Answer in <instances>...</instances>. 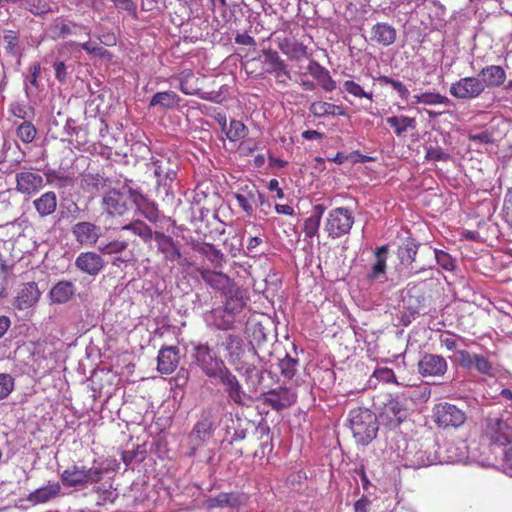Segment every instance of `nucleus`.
Instances as JSON below:
<instances>
[{"instance_id":"09e8293b","label":"nucleus","mask_w":512,"mask_h":512,"mask_svg":"<svg viewBox=\"0 0 512 512\" xmlns=\"http://www.w3.org/2000/svg\"><path fill=\"white\" fill-rule=\"evenodd\" d=\"M378 80L381 84L391 85L392 88L398 93L401 99L406 101L409 99L410 92L401 81L395 80L385 75L380 76Z\"/></svg>"},{"instance_id":"de8ad7c7","label":"nucleus","mask_w":512,"mask_h":512,"mask_svg":"<svg viewBox=\"0 0 512 512\" xmlns=\"http://www.w3.org/2000/svg\"><path fill=\"white\" fill-rule=\"evenodd\" d=\"M434 257L437 264L446 271H454L456 260L444 250L434 249Z\"/></svg>"},{"instance_id":"0eeeda50","label":"nucleus","mask_w":512,"mask_h":512,"mask_svg":"<svg viewBox=\"0 0 512 512\" xmlns=\"http://www.w3.org/2000/svg\"><path fill=\"white\" fill-rule=\"evenodd\" d=\"M484 436L490 445L507 446L512 444V416H488L485 420Z\"/></svg>"},{"instance_id":"9d476101","label":"nucleus","mask_w":512,"mask_h":512,"mask_svg":"<svg viewBox=\"0 0 512 512\" xmlns=\"http://www.w3.org/2000/svg\"><path fill=\"white\" fill-rule=\"evenodd\" d=\"M227 351L228 361L235 369L244 374L252 373L256 368L253 364L246 363L242 360L245 353L243 339L234 334H228L222 343Z\"/></svg>"},{"instance_id":"ddd939ff","label":"nucleus","mask_w":512,"mask_h":512,"mask_svg":"<svg viewBox=\"0 0 512 512\" xmlns=\"http://www.w3.org/2000/svg\"><path fill=\"white\" fill-rule=\"evenodd\" d=\"M47 35L53 39H64L71 35H78L79 32H84L86 36H90V29L82 24H78L60 16L55 18L46 28Z\"/></svg>"},{"instance_id":"423d86ee","label":"nucleus","mask_w":512,"mask_h":512,"mask_svg":"<svg viewBox=\"0 0 512 512\" xmlns=\"http://www.w3.org/2000/svg\"><path fill=\"white\" fill-rule=\"evenodd\" d=\"M132 193L133 189L130 187L111 188L104 191L101 200L103 211L111 217L125 215L130 209Z\"/></svg>"},{"instance_id":"72a5a7b5","label":"nucleus","mask_w":512,"mask_h":512,"mask_svg":"<svg viewBox=\"0 0 512 512\" xmlns=\"http://www.w3.org/2000/svg\"><path fill=\"white\" fill-rule=\"evenodd\" d=\"M76 287L71 281H59L50 290L49 295L53 303H67L75 294Z\"/></svg>"},{"instance_id":"c03bdc74","label":"nucleus","mask_w":512,"mask_h":512,"mask_svg":"<svg viewBox=\"0 0 512 512\" xmlns=\"http://www.w3.org/2000/svg\"><path fill=\"white\" fill-rule=\"evenodd\" d=\"M19 5L34 15L46 14L51 10L44 0H20Z\"/></svg>"},{"instance_id":"a19ab883","label":"nucleus","mask_w":512,"mask_h":512,"mask_svg":"<svg viewBox=\"0 0 512 512\" xmlns=\"http://www.w3.org/2000/svg\"><path fill=\"white\" fill-rule=\"evenodd\" d=\"M386 121L394 129L397 136H402L409 129L414 130L417 125L415 118L404 115L388 117Z\"/></svg>"},{"instance_id":"603ef678","label":"nucleus","mask_w":512,"mask_h":512,"mask_svg":"<svg viewBox=\"0 0 512 512\" xmlns=\"http://www.w3.org/2000/svg\"><path fill=\"white\" fill-rule=\"evenodd\" d=\"M128 247V242L124 240H113L107 244L98 247L99 251L105 255L120 254Z\"/></svg>"},{"instance_id":"39448f33","label":"nucleus","mask_w":512,"mask_h":512,"mask_svg":"<svg viewBox=\"0 0 512 512\" xmlns=\"http://www.w3.org/2000/svg\"><path fill=\"white\" fill-rule=\"evenodd\" d=\"M419 246L420 244L415 239L408 238L398 247L397 257L400 262L396 268L398 280H407L432 268V266H421L418 269L413 267Z\"/></svg>"},{"instance_id":"13d9d810","label":"nucleus","mask_w":512,"mask_h":512,"mask_svg":"<svg viewBox=\"0 0 512 512\" xmlns=\"http://www.w3.org/2000/svg\"><path fill=\"white\" fill-rule=\"evenodd\" d=\"M425 158L429 161H448L450 155L440 147H429L426 149Z\"/></svg>"},{"instance_id":"7ed1b4c3","label":"nucleus","mask_w":512,"mask_h":512,"mask_svg":"<svg viewBox=\"0 0 512 512\" xmlns=\"http://www.w3.org/2000/svg\"><path fill=\"white\" fill-rule=\"evenodd\" d=\"M114 470L112 462H97L93 460V465L89 468L82 465H74L72 468L64 470L61 479L64 485L69 487L85 486L87 484L98 483L105 473Z\"/></svg>"},{"instance_id":"2eb2a0df","label":"nucleus","mask_w":512,"mask_h":512,"mask_svg":"<svg viewBox=\"0 0 512 512\" xmlns=\"http://www.w3.org/2000/svg\"><path fill=\"white\" fill-rule=\"evenodd\" d=\"M407 417V410L404 405L397 399L388 400L379 414V421L389 427H398Z\"/></svg>"},{"instance_id":"5701e85b","label":"nucleus","mask_w":512,"mask_h":512,"mask_svg":"<svg viewBox=\"0 0 512 512\" xmlns=\"http://www.w3.org/2000/svg\"><path fill=\"white\" fill-rule=\"evenodd\" d=\"M75 266L90 276H96L103 269L104 260L95 252H82L77 256Z\"/></svg>"},{"instance_id":"c756f323","label":"nucleus","mask_w":512,"mask_h":512,"mask_svg":"<svg viewBox=\"0 0 512 512\" xmlns=\"http://www.w3.org/2000/svg\"><path fill=\"white\" fill-rule=\"evenodd\" d=\"M396 29L388 23L379 22L371 29L370 39L382 46H390L396 40Z\"/></svg>"},{"instance_id":"774afa93","label":"nucleus","mask_w":512,"mask_h":512,"mask_svg":"<svg viewBox=\"0 0 512 512\" xmlns=\"http://www.w3.org/2000/svg\"><path fill=\"white\" fill-rule=\"evenodd\" d=\"M501 466L507 473L512 475V450L503 451V460Z\"/></svg>"},{"instance_id":"e2e57ef3","label":"nucleus","mask_w":512,"mask_h":512,"mask_svg":"<svg viewBox=\"0 0 512 512\" xmlns=\"http://www.w3.org/2000/svg\"><path fill=\"white\" fill-rule=\"evenodd\" d=\"M81 48L85 50L88 54L94 56H104L107 53V50L99 46L96 42L86 41L81 44Z\"/></svg>"},{"instance_id":"f3484780","label":"nucleus","mask_w":512,"mask_h":512,"mask_svg":"<svg viewBox=\"0 0 512 512\" xmlns=\"http://www.w3.org/2000/svg\"><path fill=\"white\" fill-rule=\"evenodd\" d=\"M297 400V394L288 387H279L268 391L263 397V403L276 411L292 406Z\"/></svg>"},{"instance_id":"bb28decb","label":"nucleus","mask_w":512,"mask_h":512,"mask_svg":"<svg viewBox=\"0 0 512 512\" xmlns=\"http://www.w3.org/2000/svg\"><path fill=\"white\" fill-rule=\"evenodd\" d=\"M478 76L483 82L484 90L486 88H496L504 84L506 80V72L499 65H488L480 71Z\"/></svg>"},{"instance_id":"cd10ccee","label":"nucleus","mask_w":512,"mask_h":512,"mask_svg":"<svg viewBox=\"0 0 512 512\" xmlns=\"http://www.w3.org/2000/svg\"><path fill=\"white\" fill-rule=\"evenodd\" d=\"M40 297L37 284L29 282L23 285L15 299L14 306L19 310L28 309L34 306Z\"/></svg>"},{"instance_id":"6ab92c4d","label":"nucleus","mask_w":512,"mask_h":512,"mask_svg":"<svg viewBox=\"0 0 512 512\" xmlns=\"http://www.w3.org/2000/svg\"><path fill=\"white\" fill-rule=\"evenodd\" d=\"M247 497L243 493L230 492V493H219L215 497H210L205 500L204 505L208 509L214 508H231L239 509L245 505Z\"/></svg>"},{"instance_id":"338daca9","label":"nucleus","mask_w":512,"mask_h":512,"mask_svg":"<svg viewBox=\"0 0 512 512\" xmlns=\"http://www.w3.org/2000/svg\"><path fill=\"white\" fill-rule=\"evenodd\" d=\"M10 110H11L12 114L17 118L26 119L28 117L27 107H26V105H24L22 103H19V102L12 103L10 106Z\"/></svg>"},{"instance_id":"6e6d98bb","label":"nucleus","mask_w":512,"mask_h":512,"mask_svg":"<svg viewBox=\"0 0 512 512\" xmlns=\"http://www.w3.org/2000/svg\"><path fill=\"white\" fill-rule=\"evenodd\" d=\"M146 450H121V458L126 465L134 460L142 462L146 457Z\"/></svg>"},{"instance_id":"a211bd4d","label":"nucleus","mask_w":512,"mask_h":512,"mask_svg":"<svg viewBox=\"0 0 512 512\" xmlns=\"http://www.w3.org/2000/svg\"><path fill=\"white\" fill-rule=\"evenodd\" d=\"M457 361L462 368L474 369L481 374L491 375L493 371V365L488 358L480 354H471L466 350L457 351Z\"/></svg>"},{"instance_id":"bf43d9fd","label":"nucleus","mask_w":512,"mask_h":512,"mask_svg":"<svg viewBox=\"0 0 512 512\" xmlns=\"http://www.w3.org/2000/svg\"><path fill=\"white\" fill-rule=\"evenodd\" d=\"M468 138L471 142L476 144L486 145L494 142L493 133L488 130H484L479 133H470Z\"/></svg>"},{"instance_id":"3c124183","label":"nucleus","mask_w":512,"mask_h":512,"mask_svg":"<svg viewBox=\"0 0 512 512\" xmlns=\"http://www.w3.org/2000/svg\"><path fill=\"white\" fill-rule=\"evenodd\" d=\"M84 186L89 190H103L107 186V179L100 174H86L83 177Z\"/></svg>"},{"instance_id":"6e6552de","label":"nucleus","mask_w":512,"mask_h":512,"mask_svg":"<svg viewBox=\"0 0 512 512\" xmlns=\"http://www.w3.org/2000/svg\"><path fill=\"white\" fill-rule=\"evenodd\" d=\"M354 223L352 211L348 208L337 207L328 212L324 222V231L333 239L348 234Z\"/></svg>"},{"instance_id":"4c0bfd02","label":"nucleus","mask_w":512,"mask_h":512,"mask_svg":"<svg viewBox=\"0 0 512 512\" xmlns=\"http://www.w3.org/2000/svg\"><path fill=\"white\" fill-rule=\"evenodd\" d=\"M180 97L174 91H164L155 93L149 103V107L159 106L163 110L173 109L178 106Z\"/></svg>"},{"instance_id":"7c9ffc66","label":"nucleus","mask_w":512,"mask_h":512,"mask_svg":"<svg viewBox=\"0 0 512 512\" xmlns=\"http://www.w3.org/2000/svg\"><path fill=\"white\" fill-rule=\"evenodd\" d=\"M33 207L41 218L52 215L58 204L57 195L53 191H47L33 200Z\"/></svg>"},{"instance_id":"e433bc0d","label":"nucleus","mask_w":512,"mask_h":512,"mask_svg":"<svg viewBox=\"0 0 512 512\" xmlns=\"http://www.w3.org/2000/svg\"><path fill=\"white\" fill-rule=\"evenodd\" d=\"M309 112L317 117L321 118L324 116H345L346 112L341 105H335L332 103H328L325 101H315L311 103L309 107Z\"/></svg>"},{"instance_id":"f8f14e48","label":"nucleus","mask_w":512,"mask_h":512,"mask_svg":"<svg viewBox=\"0 0 512 512\" xmlns=\"http://www.w3.org/2000/svg\"><path fill=\"white\" fill-rule=\"evenodd\" d=\"M485 92L481 78L477 76H467L453 82L449 88L452 97L458 100H474L479 98Z\"/></svg>"},{"instance_id":"680f3d73","label":"nucleus","mask_w":512,"mask_h":512,"mask_svg":"<svg viewBox=\"0 0 512 512\" xmlns=\"http://www.w3.org/2000/svg\"><path fill=\"white\" fill-rule=\"evenodd\" d=\"M316 80L325 91L330 92L336 88V83L330 76L329 71L327 69H325Z\"/></svg>"},{"instance_id":"ea45409f","label":"nucleus","mask_w":512,"mask_h":512,"mask_svg":"<svg viewBox=\"0 0 512 512\" xmlns=\"http://www.w3.org/2000/svg\"><path fill=\"white\" fill-rule=\"evenodd\" d=\"M412 104H424L429 106L434 105H445L450 106L452 104L451 100L438 92H423L420 94H416L413 97Z\"/></svg>"},{"instance_id":"052dcab7","label":"nucleus","mask_w":512,"mask_h":512,"mask_svg":"<svg viewBox=\"0 0 512 512\" xmlns=\"http://www.w3.org/2000/svg\"><path fill=\"white\" fill-rule=\"evenodd\" d=\"M40 72H41V67L38 62H35L32 65H30V67H29L30 76L27 79V81L25 82V90H26L27 95L29 94V84L31 86L37 85V79H38V76L40 75Z\"/></svg>"},{"instance_id":"4468645a","label":"nucleus","mask_w":512,"mask_h":512,"mask_svg":"<svg viewBox=\"0 0 512 512\" xmlns=\"http://www.w3.org/2000/svg\"><path fill=\"white\" fill-rule=\"evenodd\" d=\"M75 241L82 247H93L101 237V227L90 221H80L71 228Z\"/></svg>"},{"instance_id":"0e129e2a","label":"nucleus","mask_w":512,"mask_h":512,"mask_svg":"<svg viewBox=\"0 0 512 512\" xmlns=\"http://www.w3.org/2000/svg\"><path fill=\"white\" fill-rule=\"evenodd\" d=\"M375 376L383 382H396L394 371L390 368H380L376 370Z\"/></svg>"},{"instance_id":"1a4fd4ad","label":"nucleus","mask_w":512,"mask_h":512,"mask_svg":"<svg viewBox=\"0 0 512 512\" xmlns=\"http://www.w3.org/2000/svg\"><path fill=\"white\" fill-rule=\"evenodd\" d=\"M192 355L197 366L209 378H216L226 367L223 360L207 344L195 345Z\"/></svg>"},{"instance_id":"c85d7f7f","label":"nucleus","mask_w":512,"mask_h":512,"mask_svg":"<svg viewBox=\"0 0 512 512\" xmlns=\"http://www.w3.org/2000/svg\"><path fill=\"white\" fill-rule=\"evenodd\" d=\"M154 175L159 185H169L177 175L176 165H172L169 159H156L151 162Z\"/></svg>"},{"instance_id":"58836bf2","label":"nucleus","mask_w":512,"mask_h":512,"mask_svg":"<svg viewBox=\"0 0 512 512\" xmlns=\"http://www.w3.org/2000/svg\"><path fill=\"white\" fill-rule=\"evenodd\" d=\"M325 210L326 208L322 204H317L313 207L311 215L304 222V233L307 237L312 238L317 235Z\"/></svg>"},{"instance_id":"49530a36","label":"nucleus","mask_w":512,"mask_h":512,"mask_svg":"<svg viewBox=\"0 0 512 512\" xmlns=\"http://www.w3.org/2000/svg\"><path fill=\"white\" fill-rule=\"evenodd\" d=\"M202 253L216 267L221 268L225 262V256L221 250L217 249L213 244H206Z\"/></svg>"},{"instance_id":"c9c22d12","label":"nucleus","mask_w":512,"mask_h":512,"mask_svg":"<svg viewBox=\"0 0 512 512\" xmlns=\"http://www.w3.org/2000/svg\"><path fill=\"white\" fill-rule=\"evenodd\" d=\"M238 205L246 212L248 216L253 215L255 207V199H259V190L253 186H246L240 192L234 194Z\"/></svg>"},{"instance_id":"20e7f679","label":"nucleus","mask_w":512,"mask_h":512,"mask_svg":"<svg viewBox=\"0 0 512 512\" xmlns=\"http://www.w3.org/2000/svg\"><path fill=\"white\" fill-rule=\"evenodd\" d=\"M218 425V415L213 408L204 409L191 432L189 442L193 448L209 445L213 439L214 432Z\"/></svg>"},{"instance_id":"69168bd1","label":"nucleus","mask_w":512,"mask_h":512,"mask_svg":"<svg viewBox=\"0 0 512 512\" xmlns=\"http://www.w3.org/2000/svg\"><path fill=\"white\" fill-rule=\"evenodd\" d=\"M4 41L6 42V50L10 54L16 53L17 37L13 31H8L4 35Z\"/></svg>"},{"instance_id":"aec40b11","label":"nucleus","mask_w":512,"mask_h":512,"mask_svg":"<svg viewBox=\"0 0 512 512\" xmlns=\"http://www.w3.org/2000/svg\"><path fill=\"white\" fill-rule=\"evenodd\" d=\"M418 371L423 377L442 376L447 371L446 359L440 355L426 353L418 362Z\"/></svg>"},{"instance_id":"f03ea898","label":"nucleus","mask_w":512,"mask_h":512,"mask_svg":"<svg viewBox=\"0 0 512 512\" xmlns=\"http://www.w3.org/2000/svg\"><path fill=\"white\" fill-rule=\"evenodd\" d=\"M349 427L359 445L369 444L378 431L377 416L368 408L356 407L349 411Z\"/></svg>"},{"instance_id":"8fccbe9b","label":"nucleus","mask_w":512,"mask_h":512,"mask_svg":"<svg viewBox=\"0 0 512 512\" xmlns=\"http://www.w3.org/2000/svg\"><path fill=\"white\" fill-rule=\"evenodd\" d=\"M36 134L35 126L29 121L23 122L17 128V136L23 143H31L35 139Z\"/></svg>"},{"instance_id":"412c9836","label":"nucleus","mask_w":512,"mask_h":512,"mask_svg":"<svg viewBox=\"0 0 512 512\" xmlns=\"http://www.w3.org/2000/svg\"><path fill=\"white\" fill-rule=\"evenodd\" d=\"M388 246L382 245L377 247L374 252V261L366 275L367 280L374 282H385L387 280V259H388Z\"/></svg>"},{"instance_id":"4be33fe9","label":"nucleus","mask_w":512,"mask_h":512,"mask_svg":"<svg viewBox=\"0 0 512 512\" xmlns=\"http://www.w3.org/2000/svg\"><path fill=\"white\" fill-rule=\"evenodd\" d=\"M216 378L225 386V390L229 398L236 404H244L245 392L235 375H233L227 367L222 369Z\"/></svg>"},{"instance_id":"f704fd0d","label":"nucleus","mask_w":512,"mask_h":512,"mask_svg":"<svg viewBox=\"0 0 512 512\" xmlns=\"http://www.w3.org/2000/svg\"><path fill=\"white\" fill-rule=\"evenodd\" d=\"M60 490H61V487H60L59 483H49L48 485L40 487V488L34 490L33 492H31L28 495L27 500L32 505L46 503V502L50 501L51 499L55 498L56 496H58V494L60 493Z\"/></svg>"},{"instance_id":"b1692460","label":"nucleus","mask_w":512,"mask_h":512,"mask_svg":"<svg viewBox=\"0 0 512 512\" xmlns=\"http://www.w3.org/2000/svg\"><path fill=\"white\" fill-rule=\"evenodd\" d=\"M131 203L135 205L137 211L148 221L155 223L159 220V210L156 203L139 191L133 189Z\"/></svg>"},{"instance_id":"4d7b16f0","label":"nucleus","mask_w":512,"mask_h":512,"mask_svg":"<svg viewBox=\"0 0 512 512\" xmlns=\"http://www.w3.org/2000/svg\"><path fill=\"white\" fill-rule=\"evenodd\" d=\"M135 235L139 236L145 243H148L154 239V233L152 229L141 220H136Z\"/></svg>"},{"instance_id":"9b49d317","label":"nucleus","mask_w":512,"mask_h":512,"mask_svg":"<svg viewBox=\"0 0 512 512\" xmlns=\"http://www.w3.org/2000/svg\"><path fill=\"white\" fill-rule=\"evenodd\" d=\"M466 419L465 412L453 404L439 403L433 408V420L438 427L457 429L466 422Z\"/></svg>"},{"instance_id":"a18cd8bd","label":"nucleus","mask_w":512,"mask_h":512,"mask_svg":"<svg viewBox=\"0 0 512 512\" xmlns=\"http://www.w3.org/2000/svg\"><path fill=\"white\" fill-rule=\"evenodd\" d=\"M278 366L283 377L292 379L297 372L298 359L292 358L287 354L283 359L279 361Z\"/></svg>"},{"instance_id":"2f4dec72","label":"nucleus","mask_w":512,"mask_h":512,"mask_svg":"<svg viewBox=\"0 0 512 512\" xmlns=\"http://www.w3.org/2000/svg\"><path fill=\"white\" fill-rule=\"evenodd\" d=\"M198 272L202 280L214 290L225 293L230 286V278L222 272L209 269H198Z\"/></svg>"},{"instance_id":"f257e3e1","label":"nucleus","mask_w":512,"mask_h":512,"mask_svg":"<svg viewBox=\"0 0 512 512\" xmlns=\"http://www.w3.org/2000/svg\"><path fill=\"white\" fill-rule=\"evenodd\" d=\"M407 466L413 468L437 464L477 465L498 467L500 464L493 450H404Z\"/></svg>"},{"instance_id":"5fc2aeb1","label":"nucleus","mask_w":512,"mask_h":512,"mask_svg":"<svg viewBox=\"0 0 512 512\" xmlns=\"http://www.w3.org/2000/svg\"><path fill=\"white\" fill-rule=\"evenodd\" d=\"M14 389V379L9 374H0V400L5 399Z\"/></svg>"},{"instance_id":"dca6fc26","label":"nucleus","mask_w":512,"mask_h":512,"mask_svg":"<svg viewBox=\"0 0 512 512\" xmlns=\"http://www.w3.org/2000/svg\"><path fill=\"white\" fill-rule=\"evenodd\" d=\"M16 190L24 195L37 194L44 187V179L39 173L23 170L15 175Z\"/></svg>"},{"instance_id":"864d4df0","label":"nucleus","mask_w":512,"mask_h":512,"mask_svg":"<svg viewBox=\"0 0 512 512\" xmlns=\"http://www.w3.org/2000/svg\"><path fill=\"white\" fill-rule=\"evenodd\" d=\"M343 88L349 94L358 97V98H367L372 101L373 95L372 93H367L363 90V88L356 82L352 80H347L343 83Z\"/></svg>"},{"instance_id":"79ce46f5","label":"nucleus","mask_w":512,"mask_h":512,"mask_svg":"<svg viewBox=\"0 0 512 512\" xmlns=\"http://www.w3.org/2000/svg\"><path fill=\"white\" fill-rule=\"evenodd\" d=\"M235 308L231 306L230 302H227L224 310H215V325L218 329L229 330L234 327V315L233 310Z\"/></svg>"},{"instance_id":"393cba45","label":"nucleus","mask_w":512,"mask_h":512,"mask_svg":"<svg viewBox=\"0 0 512 512\" xmlns=\"http://www.w3.org/2000/svg\"><path fill=\"white\" fill-rule=\"evenodd\" d=\"M179 350L175 346L160 349L157 357V369L162 374L172 373L179 364Z\"/></svg>"},{"instance_id":"37998d69","label":"nucleus","mask_w":512,"mask_h":512,"mask_svg":"<svg viewBox=\"0 0 512 512\" xmlns=\"http://www.w3.org/2000/svg\"><path fill=\"white\" fill-rule=\"evenodd\" d=\"M247 132V127L239 120H231L228 130L225 131L227 138L232 142L245 138Z\"/></svg>"},{"instance_id":"a878e982","label":"nucleus","mask_w":512,"mask_h":512,"mask_svg":"<svg viewBox=\"0 0 512 512\" xmlns=\"http://www.w3.org/2000/svg\"><path fill=\"white\" fill-rule=\"evenodd\" d=\"M154 240L157 243V248L163 254L165 260L174 262L181 258V252L172 237L164 234L163 232H154Z\"/></svg>"},{"instance_id":"473e14b6","label":"nucleus","mask_w":512,"mask_h":512,"mask_svg":"<svg viewBox=\"0 0 512 512\" xmlns=\"http://www.w3.org/2000/svg\"><path fill=\"white\" fill-rule=\"evenodd\" d=\"M260 58L265 72L275 73L276 77H280L281 73L287 75L286 65L280 59L278 52L273 50H264Z\"/></svg>"}]
</instances>
